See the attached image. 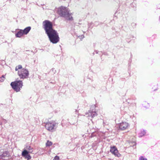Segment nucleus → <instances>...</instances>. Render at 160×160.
Segmentation results:
<instances>
[{"instance_id": "f257e3e1", "label": "nucleus", "mask_w": 160, "mask_h": 160, "mask_svg": "<svg viewBox=\"0 0 160 160\" xmlns=\"http://www.w3.org/2000/svg\"><path fill=\"white\" fill-rule=\"evenodd\" d=\"M43 28L48 36L51 42L55 44L59 41V38L57 31L53 28L52 23L49 21L45 20L42 22Z\"/></svg>"}, {"instance_id": "f03ea898", "label": "nucleus", "mask_w": 160, "mask_h": 160, "mask_svg": "<svg viewBox=\"0 0 160 160\" xmlns=\"http://www.w3.org/2000/svg\"><path fill=\"white\" fill-rule=\"evenodd\" d=\"M58 13L60 17L64 18L66 20L72 21L73 18L72 16V13L70 12L68 9L63 6H61L58 9Z\"/></svg>"}, {"instance_id": "7ed1b4c3", "label": "nucleus", "mask_w": 160, "mask_h": 160, "mask_svg": "<svg viewBox=\"0 0 160 160\" xmlns=\"http://www.w3.org/2000/svg\"><path fill=\"white\" fill-rule=\"evenodd\" d=\"M58 123L54 121L47 122L45 125L46 128L49 131L53 132L55 130L58 126Z\"/></svg>"}, {"instance_id": "20e7f679", "label": "nucleus", "mask_w": 160, "mask_h": 160, "mask_svg": "<svg viewBox=\"0 0 160 160\" xmlns=\"http://www.w3.org/2000/svg\"><path fill=\"white\" fill-rule=\"evenodd\" d=\"M11 85L12 88L16 92H19L23 86L22 81H19L11 83Z\"/></svg>"}, {"instance_id": "39448f33", "label": "nucleus", "mask_w": 160, "mask_h": 160, "mask_svg": "<svg viewBox=\"0 0 160 160\" xmlns=\"http://www.w3.org/2000/svg\"><path fill=\"white\" fill-rule=\"evenodd\" d=\"M18 75L20 78L24 79L27 78L29 75V72L28 70L23 68L21 71H18Z\"/></svg>"}, {"instance_id": "423d86ee", "label": "nucleus", "mask_w": 160, "mask_h": 160, "mask_svg": "<svg viewBox=\"0 0 160 160\" xmlns=\"http://www.w3.org/2000/svg\"><path fill=\"white\" fill-rule=\"evenodd\" d=\"M110 151L115 156L119 157L121 156V155L118 153V151L115 146L111 147Z\"/></svg>"}, {"instance_id": "0eeeda50", "label": "nucleus", "mask_w": 160, "mask_h": 160, "mask_svg": "<svg viewBox=\"0 0 160 160\" xmlns=\"http://www.w3.org/2000/svg\"><path fill=\"white\" fill-rule=\"evenodd\" d=\"M129 125L128 123L126 122H122L120 123L119 128L122 130H124L127 129L129 127Z\"/></svg>"}, {"instance_id": "6e6552de", "label": "nucleus", "mask_w": 160, "mask_h": 160, "mask_svg": "<svg viewBox=\"0 0 160 160\" xmlns=\"http://www.w3.org/2000/svg\"><path fill=\"white\" fill-rule=\"evenodd\" d=\"M29 152H28V151L26 150H23L22 152V156L24 157L25 158L27 159L28 160H29L31 158V157L30 155H29Z\"/></svg>"}, {"instance_id": "1a4fd4ad", "label": "nucleus", "mask_w": 160, "mask_h": 160, "mask_svg": "<svg viewBox=\"0 0 160 160\" xmlns=\"http://www.w3.org/2000/svg\"><path fill=\"white\" fill-rule=\"evenodd\" d=\"M88 114V117H91V118H93V117L97 116V113L95 111H91V110L89 112Z\"/></svg>"}, {"instance_id": "9d476101", "label": "nucleus", "mask_w": 160, "mask_h": 160, "mask_svg": "<svg viewBox=\"0 0 160 160\" xmlns=\"http://www.w3.org/2000/svg\"><path fill=\"white\" fill-rule=\"evenodd\" d=\"M33 148L29 145H27L24 148L23 150L28 151V152L30 153H32L33 152Z\"/></svg>"}, {"instance_id": "9b49d317", "label": "nucleus", "mask_w": 160, "mask_h": 160, "mask_svg": "<svg viewBox=\"0 0 160 160\" xmlns=\"http://www.w3.org/2000/svg\"><path fill=\"white\" fill-rule=\"evenodd\" d=\"M9 155L8 152L7 151H5L0 155V159H4L5 158L8 157Z\"/></svg>"}, {"instance_id": "f8f14e48", "label": "nucleus", "mask_w": 160, "mask_h": 160, "mask_svg": "<svg viewBox=\"0 0 160 160\" xmlns=\"http://www.w3.org/2000/svg\"><path fill=\"white\" fill-rule=\"evenodd\" d=\"M24 34L22 30H20L16 34L15 36L16 37L20 38Z\"/></svg>"}, {"instance_id": "ddd939ff", "label": "nucleus", "mask_w": 160, "mask_h": 160, "mask_svg": "<svg viewBox=\"0 0 160 160\" xmlns=\"http://www.w3.org/2000/svg\"><path fill=\"white\" fill-rule=\"evenodd\" d=\"M31 29L30 27H28L25 28L23 30H22V32L24 34H27L30 31Z\"/></svg>"}, {"instance_id": "4468645a", "label": "nucleus", "mask_w": 160, "mask_h": 160, "mask_svg": "<svg viewBox=\"0 0 160 160\" xmlns=\"http://www.w3.org/2000/svg\"><path fill=\"white\" fill-rule=\"evenodd\" d=\"M77 121V118L76 116H74L71 118V120L69 122L71 124H74V123Z\"/></svg>"}, {"instance_id": "2eb2a0df", "label": "nucleus", "mask_w": 160, "mask_h": 160, "mask_svg": "<svg viewBox=\"0 0 160 160\" xmlns=\"http://www.w3.org/2000/svg\"><path fill=\"white\" fill-rule=\"evenodd\" d=\"M146 134L145 131L144 130H141L139 133V137H141L144 136Z\"/></svg>"}, {"instance_id": "dca6fc26", "label": "nucleus", "mask_w": 160, "mask_h": 160, "mask_svg": "<svg viewBox=\"0 0 160 160\" xmlns=\"http://www.w3.org/2000/svg\"><path fill=\"white\" fill-rule=\"evenodd\" d=\"M52 144V142L50 141H48L46 143V146H51Z\"/></svg>"}, {"instance_id": "f3484780", "label": "nucleus", "mask_w": 160, "mask_h": 160, "mask_svg": "<svg viewBox=\"0 0 160 160\" xmlns=\"http://www.w3.org/2000/svg\"><path fill=\"white\" fill-rule=\"evenodd\" d=\"M22 68V66L21 65H19L17 66L15 68V70L16 71L18 70V69H21Z\"/></svg>"}, {"instance_id": "a211bd4d", "label": "nucleus", "mask_w": 160, "mask_h": 160, "mask_svg": "<svg viewBox=\"0 0 160 160\" xmlns=\"http://www.w3.org/2000/svg\"><path fill=\"white\" fill-rule=\"evenodd\" d=\"M5 80V77L4 75H3L1 77H0V81L3 82Z\"/></svg>"}, {"instance_id": "6ab92c4d", "label": "nucleus", "mask_w": 160, "mask_h": 160, "mask_svg": "<svg viewBox=\"0 0 160 160\" xmlns=\"http://www.w3.org/2000/svg\"><path fill=\"white\" fill-rule=\"evenodd\" d=\"M136 144V143L135 142H131L130 143V146H133L135 145Z\"/></svg>"}, {"instance_id": "aec40b11", "label": "nucleus", "mask_w": 160, "mask_h": 160, "mask_svg": "<svg viewBox=\"0 0 160 160\" xmlns=\"http://www.w3.org/2000/svg\"><path fill=\"white\" fill-rule=\"evenodd\" d=\"M139 160H147L146 158H144L142 156H141L139 158Z\"/></svg>"}, {"instance_id": "412c9836", "label": "nucleus", "mask_w": 160, "mask_h": 160, "mask_svg": "<svg viewBox=\"0 0 160 160\" xmlns=\"http://www.w3.org/2000/svg\"><path fill=\"white\" fill-rule=\"evenodd\" d=\"M59 157L58 156H56L54 159H53V160H59Z\"/></svg>"}, {"instance_id": "4be33fe9", "label": "nucleus", "mask_w": 160, "mask_h": 160, "mask_svg": "<svg viewBox=\"0 0 160 160\" xmlns=\"http://www.w3.org/2000/svg\"><path fill=\"white\" fill-rule=\"evenodd\" d=\"M3 122L5 123H6V121L5 120H3Z\"/></svg>"}, {"instance_id": "5701e85b", "label": "nucleus", "mask_w": 160, "mask_h": 160, "mask_svg": "<svg viewBox=\"0 0 160 160\" xmlns=\"http://www.w3.org/2000/svg\"><path fill=\"white\" fill-rule=\"evenodd\" d=\"M80 37L81 38H84V37L83 36H81Z\"/></svg>"}]
</instances>
